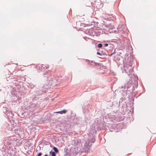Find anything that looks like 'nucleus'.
<instances>
[{
    "mask_svg": "<svg viewBox=\"0 0 156 156\" xmlns=\"http://www.w3.org/2000/svg\"><path fill=\"white\" fill-rule=\"evenodd\" d=\"M44 156H48L47 154H45Z\"/></svg>",
    "mask_w": 156,
    "mask_h": 156,
    "instance_id": "8",
    "label": "nucleus"
},
{
    "mask_svg": "<svg viewBox=\"0 0 156 156\" xmlns=\"http://www.w3.org/2000/svg\"><path fill=\"white\" fill-rule=\"evenodd\" d=\"M53 149L55 152L57 153L58 152V150L56 147H53Z\"/></svg>",
    "mask_w": 156,
    "mask_h": 156,
    "instance_id": "2",
    "label": "nucleus"
},
{
    "mask_svg": "<svg viewBox=\"0 0 156 156\" xmlns=\"http://www.w3.org/2000/svg\"><path fill=\"white\" fill-rule=\"evenodd\" d=\"M39 149H41V147H39Z\"/></svg>",
    "mask_w": 156,
    "mask_h": 156,
    "instance_id": "9",
    "label": "nucleus"
},
{
    "mask_svg": "<svg viewBox=\"0 0 156 156\" xmlns=\"http://www.w3.org/2000/svg\"><path fill=\"white\" fill-rule=\"evenodd\" d=\"M50 154H51V156H55L56 154L54 152L51 151L49 152Z\"/></svg>",
    "mask_w": 156,
    "mask_h": 156,
    "instance_id": "3",
    "label": "nucleus"
},
{
    "mask_svg": "<svg viewBox=\"0 0 156 156\" xmlns=\"http://www.w3.org/2000/svg\"><path fill=\"white\" fill-rule=\"evenodd\" d=\"M97 55H101V54L99 52H97Z\"/></svg>",
    "mask_w": 156,
    "mask_h": 156,
    "instance_id": "6",
    "label": "nucleus"
},
{
    "mask_svg": "<svg viewBox=\"0 0 156 156\" xmlns=\"http://www.w3.org/2000/svg\"><path fill=\"white\" fill-rule=\"evenodd\" d=\"M42 154V153L40 152L37 154V156H41Z\"/></svg>",
    "mask_w": 156,
    "mask_h": 156,
    "instance_id": "5",
    "label": "nucleus"
},
{
    "mask_svg": "<svg viewBox=\"0 0 156 156\" xmlns=\"http://www.w3.org/2000/svg\"><path fill=\"white\" fill-rule=\"evenodd\" d=\"M102 44H99L98 45V47L99 48H101L102 47Z\"/></svg>",
    "mask_w": 156,
    "mask_h": 156,
    "instance_id": "4",
    "label": "nucleus"
},
{
    "mask_svg": "<svg viewBox=\"0 0 156 156\" xmlns=\"http://www.w3.org/2000/svg\"><path fill=\"white\" fill-rule=\"evenodd\" d=\"M66 112H67V111L66 110H62V111H60L56 112L55 113H59L60 114H63L64 113H66Z\"/></svg>",
    "mask_w": 156,
    "mask_h": 156,
    "instance_id": "1",
    "label": "nucleus"
},
{
    "mask_svg": "<svg viewBox=\"0 0 156 156\" xmlns=\"http://www.w3.org/2000/svg\"><path fill=\"white\" fill-rule=\"evenodd\" d=\"M38 151V150H37V149H36V151Z\"/></svg>",
    "mask_w": 156,
    "mask_h": 156,
    "instance_id": "10",
    "label": "nucleus"
},
{
    "mask_svg": "<svg viewBox=\"0 0 156 156\" xmlns=\"http://www.w3.org/2000/svg\"><path fill=\"white\" fill-rule=\"evenodd\" d=\"M108 44H105V46H108Z\"/></svg>",
    "mask_w": 156,
    "mask_h": 156,
    "instance_id": "7",
    "label": "nucleus"
}]
</instances>
